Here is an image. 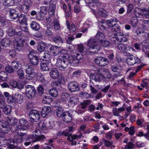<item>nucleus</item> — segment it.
<instances>
[{
	"label": "nucleus",
	"mask_w": 149,
	"mask_h": 149,
	"mask_svg": "<svg viewBox=\"0 0 149 149\" xmlns=\"http://www.w3.org/2000/svg\"><path fill=\"white\" fill-rule=\"evenodd\" d=\"M102 74H101V77L105 79H109L111 77V75L107 69L104 68Z\"/></svg>",
	"instance_id": "29"
},
{
	"label": "nucleus",
	"mask_w": 149,
	"mask_h": 149,
	"mask_svg": "<svg viewBox=\"0 0 149 149\" xmlns=\"http://www.w3.org/2000/svg\"><path fill=\"white\" fill-rule=\"evenodd\" d=\"M120 27L118 24H117V23L111 27V31L112 32H120Z\"/></svg>",
	"instance_id": "50"
},
{
	"label": "nucleus",
	"mask_w": 149,
	"mask_h": 149,
	"mask_svg": "<svg viewBox=\"0 0 149 149\" xmlns=\"http://www.w3.org/2000/svg\"><path fill=\"white\" fill-rule=\"evenodd\" d=\"M39 81L41 82L42 85L44 86H47L48 83V81L45 80L44 76L41 74L38 75Z\"/></svg>",
	"instance_id": "28"
},
{
	"label": "nucleus",
	"mask_w": 149,
	"mask_h": 149,
	"mask_svg": "<svg viewBox=\"0 0 149 149\" xmlns=\"http://www.w3.org/2000/svg\"><path fill=\"white\" fill-rule=\"evenodd\" d=\"M6 71L9 73H12L14 72L15 71L13 67H12V65H8L6 66L5 68Z\"/></svg>",
	"instance_id": "58"
},
{
	"label": "nucleus",
	"mask_w": 149,
	"mask_h": 149,
	"mask_svg": "<svg viewBox=\"0 0 149 149\" xmlns=\"http://www.w3.org/2000/svg\"><path fill=\"white\" fill-rule=\"evenodd\" d=\"M8 54L9 57L10 58H14L16 56V52L13 49L10 50L9 51Z\"/></svg>",
	"instance_id": "64"
},
{
	"label": "nucleus",
	"mask_w": 149,
	"mask_h": 149,
	"mask_svg": "<svg viewBox=\"0 0 149 149\" xmlns=\"http://www.w3.org/2000/svg\"><path fill=\"white\" fill-rule=\"evenodd\" d=\"M56 6L55 4H52L50 5L49 8V10L50 12H52V15H54V11L55 10Z\"/></svg>",
	"instance_id": "62"
},
{
	"label": "nucleus",
	"mask_w": 149,
	"mask_h": 149,
	"mask_svg": "<svg viewBox=\"0 0 149 149\" xmlns=\"http://www.w3.org/2000/svg\"><path fill=\"white\" fill-rule=\"evenodd\" d=\"M111 69L113 72H119L120 70L119 65H112Z\"/></svg>",
	"instance_id": "59"
},
{
	"label": "nucleus",
	"mask_w": 149,
	"mask_h": 149,
	"mask_svg": "<svg viewBox=\"0 0 149 149\" xmlns=\"http://www.w3.org/2000/svg\"><path fill=\"white\" fill-rule=\"evenodd\" d=\"M4 5L6 6H12L15 3V0H1Z\"/></svg>",
	"instance_id": "39"
},
{
	"label": "nucleus",
	"mask_w": 149,
	"mask_h": 149,
	"mask_svg": "<svg viewBox=\"0 0 149 149\" xmlns=\"http://www.w3.org/2000/svg\"><path fill=\"white\" fill-rule=\"evenodd\" d=\"M10 84L11 86L13 88H16L17 87L18 88L21 89L23 88L24 86H22L21 85V86H20L19 84V85H18L17 83L15 80H11L10 81Z\"/></svg>",
	"instance_id": "37"
},
{
	"label": "nucleus",
	"mask_w": 149,
	"mask_h": 149,
	"mask_svg": "<svg viewBox=\"0 0 149 149\" xmlns=\"http://www.w3.org/2000/svg\"><path fill=\"white\" fill-rule=\"evenodd\" d=\"M7 73L5 71L0 72V79L2 81H4L7 79Z\"/></svg>",
	"instance_id": "44"
},
{
	"label": "nucleus",
	"mask_w": 149,
	"mask_h": 149,
	"mask_svg": "<svg viewBox=\"0 0 149 149\" xmlns=\"http://www.w3.org/2000/svg\"><path fill=\"white\" fill-rule=\"evenodd\" d=\"M53 40L58 47H61L63 43V40L60 35H56L53 38Z\"/></svg>",
	"instance_id": "17"
},
{
	"label": "nucleus",
	"mask_w": 149,
	"mask_h": 149,
	"mask_svg": "<svg viewBox=\"0 0 149 149\" xmlns=\"http://www.w3.org/2000/svg\"><path fill=\"white\" fill-rule=\"evenodd\" d=\"M63 109L61 107H58L56 109V115L58 118L61 117H62L63 112Z\"/></svg>",
	"instance_id": "48"
},
{
	"label": "nucleus",
	"mask_w": 149,
	"mask_h": 149,
	"mask_svg": "<svg viewBox=\"0 0 149 149\" xmlns=\"http://www.w3.org/2000/svg\"><path fill=\"white\" fill-rule=\"evenodd\" d=\"M77 47L78 50L79 52L81 53H84V52H86V49L82 44L77 45Z\"/></svg>",
	"instance_id": "57"
},
{
	"label": "nucleus",
	"mask_w": 149,
	"mask_h": 149,
	"mask_svg": "<svg viewBox=\"0 0 149 149\" xmlns=\"http://www.w3.org/2000/svg\"><path fill=\"white\" fill-rule=\"evenodd\" d=\"M81 136L82 135L80 134L79 135H70L68 137L67 140L71 142V144L72 145H75L77 142L74 140L76 139L77 140L80 139Z\"/></svg>",
	"instance_id": "15"
},
{
	"label": "nucleus",
	"mask_w": 149,
	"mask_h": 149,
	"mask_svg": "<svg viewBox=\"0 0 149 149\" xmlns=\"http://www.w3.org/2000/svg\"><path fill=\"white\" fill-rule=\"evenodd\" d=\"M10 130L8 122L0 121V130L3 133L6 134Z\"/></svg>",
	"instance_id": "9"
},
{
	"label": "nucleus",
	"mask_w": 149,
	"mask_h": 149,
	"mask_svg": "<svg viewBox=\"0 0 149 149\" xmlns=\"http://www.w3.org/2000/svg\"><path fill=\"white\" fill-rule=\"evenodd\" d=\"M79 96L81 98L87 99L89 97L90 95L87 93L81 92L79 94Z\"/></svg>",
	"instance_id": "60"
},
{
	"label": "nucleus",
	"mask_w": 149,
	"mask_h": 149,
	"mask_svg": "<svg viewBox=\"0 0 149 149\" xmlns=\"http://www.w3.org/2000/svg\"><path fill=\"white\" fill-rule=\"evenodd\" d=\"M17 74L19 78L21 79H22L24 78V72L22 69H19L17 71Z\"/></svg>",
	"instance_id": "49"
},
{
	"label": "nucleus",
	"mask_w": 149,
	"mask_h": 149,
	"mask_svg": "<svg viewBox=\"0 0 149 149\" xmlns=\"http://www.w3.org/2000/svg\"><path fill=\"white\" fill-rule=\"evenodd\" d=\"M14 42L16 45L15 49L18 51H21L24 49V44L25 41L22 40L19 38H16L14 40Z\"/></svg>",
	"instance_id": "11"
},
{
	"label": "nucleus",
	"mask_w": 149,
	"mask_h": 149,
	"mask_svg": "<svg viewBox=\"0 0 149 149\" xmlns=\"http://www.w3.org/2000/svg\"><path fill=\"white\" fill-rule=\"evenodd\" d=\"M70 97V95L67 93L64 92L62 93L61 96V100L65 101L68 99Z\"/></svg>",
	"instance_id": "47"
},
{
	"label": "nucleus",
	"mask_w": 149,
	"mask_h": 149,
	"mask_svg": "<svg viewBox=\"0 0 149 149\" xmlns=\"http://www.w3.org/2000/svg\"><path fill=\"white\" fill-rule=\"evenodd\" d=\"M11 65L12 67L15 69V70L17 69H21V64H20L19 62L17 61H13L12 62Z\"/></svg>",
	"instance_id": "36"
},
{
	"label": "nucleus",
	"mask_w": 149,
	"mask_h": 149,
	"mask_svg": "<svg viewBox=\"0 0 149 149\" xmlns=\"http://www.w3.org/2000/svg\"><path fill=\"white\" fill-rule=\"evenodd\" d=\"M105 37L104 34L102 32H98L96 35V38L98 40H100L99 41H102Z\"/></svg>",
	"instance_id": "55"
},
{
	"label": "nucleus",
	"mask_w": 149,
	"mask_h": 149,
	"mask_svg": "<svg viewBox=\"0 0 149 149\" xmlns=\"http://www.w3.org/2000/svg\"><path fill=\"white\" fill-rule=\"evenodd\" d=\"M57 81L59 83L61 84H63L65 82V79L64 77L62 75H60L58 76L57 78Z\"/></svg>",
	"instance_id": "61"
},
{
	"label": "nucleus",
	"mask_w": 149,
	"mask_h": 149,
	"mask_svg": "<svg viewBox=\"0 0 149 149\" xmlns=\"http://www.w3.org/2000/svg\"><path fill=\"white\" fill-rule=\"evenodd\" d=\"M54 29L55 31L58 32L61 31V26L59 22L57 19H54L53 21Z\"/></svg>",
	"instance_id": "26"
},
{
	"label": "nucleus",
	"mask_w": 149,
	"mask_h": 149,
	"mask_svg": "<svg viewBox=\"0 0 149 149\" xmlns=\"http://www.w3.org/2000/svg\"><path fill=\"white\" fill-rule=\"evenodd\" d=\"M102 141L104 145L106 147H108L111 146L113 144V141H110L105 139H102Z\"/></svg>",
	"instance_id": "51"
},
{
	"label": "nucleus",
	"mask_w": 149,
	"mask_h": 149,
	"mask_svg": "<svg viewBox=\"0 0 149 149\" xmlns=\"http://www.w3.org/2000/svg\"><path fill=\"white\" fill-rule=\"evenodd\" d=\"M29 59L31 63L34 65H37L39 61V58L37 56H35L32 58Z\"/></svg>",
	"instance_id": "42"
},
{
	"label": "nucleus",
	"mask_w": 149,
	"mask_h": 149,
	"mask_svg": "<svg viewBox=\"0 0 149 149\" xmlns=\"http://www.w3.org/2000/svg\"><path fill=\"white\" fill-rule=\"evenodd\" d=\"M52 28L50 26H48L47 29L44 30V34L46 36L50 37L52 36L53 33L52 32Z\"/></svg>",
	"instance_id": "27"
},
{
	"label": "nucleus",
	"mask_w": 149,
	"mask_h": 149,
	"mask_svg": "<svg viewBox=\"0 0 149 149\" xmlns=\"http://www.w3.org/2000/svg\"><path fill=\"white\" fill-rule=\"evenodd\" d=\"M18 21L20 24H26L27 22L26 16L24 14H20L18 16Z\"/></svg>",
	"instance_id": "24"
},
{
	"label": "nucleus",
	"mask_w": 149,
	"mask_h": 149,
	"mask_svg": "<svg viewBox=\"0 0 149 149\" xmlns=\"http://www.w3.org/2000/svg\"><path fill=\"white\" fill-rule=\"evenodd\" d=\"M73 116V113L72 112L67 111L63 112L62 118L64 121L68 123L72 121Z\"/></svg>",
	"instance_id": "12"
},
{
	"label": "nucleus",
	"mask_w": 149,
	"mask_h": 149,
	"mask_svg": "<svg viewBox=\"0 0 149 149\" xmlns=\"http://www.w3.org/2000/svg\"><path fill=\"white\" fill-rule=\"evenodd\" d=\"M29 116L31 120L35 122L38 121L40 116V112L34 109L30 111Z\"/></svg>",
	"instance_id": "8"
},
{
	"label": "nucleus",
	"mask_w": 149,
	"mask_h": 149,
	"mask_svg": "<svg viewBox=\"0 0 149 149\" xmlns=\"http://www.w3.org/2000/svg\"><path fill=\"white\" fill-rule=\"evenodd\" d=\"M95 62L97 65L101 67H103L109 63L108 59L101 56L97 57L95 59Z\"/></svg>",
	"instance_id": "6"
},
{
	"label": "nucleus",
	"mask_w": 149,
	"mask_h": 149,
	"mask_svg": "<svg viewBox=\"0 0 149 149\" xmlns=\"http://www.w3.org/2000/svg\"><path fill=\"white\" fill-rule=\"evenodd\" d=\"M14 142H17V143H20L22 141V137L18 135H16L15 136L13 139Z\"/></svg>",
	"instance_id": "53"
},
{
	"label": "nucleus",
	"mask_w": 149,
	"mask_h": 149,
	"mask_svg": "<svg viewBox=\"0 0 149 149\" xmlns=\"http://www.w3.org/2000/svg\"><path fill=\"white\" fill-rule=\"evenodd\" d=\"M141 10L143 12L144 16L148 18H149V6L148 8H143L141 9Z\"/></svg>",
	"instance_id": "52"
},
{
	"label": "nucleus",
	"mask_w": 149,
	"mask_h": 149,
	"mask_svg": "<svg viewBox=\"0 0 149 149\" xmlns=\"http://www.w3.org/2000/svg\"><path fill=\"white\" fill-rule=\"evenodd\" d=\"M51 77L53 79H57L59 75L58 71L55 68H52L51 69L49 73Z\"/></svg>",
	"instance_id": "23"
},
{
	"label": "nucleus",
	"mask_w": 149,
	"mask_h": 149,
	"mask_svg": "<svg viewBox=\"0 0 149 149\" xmlns=\"http://www.w3.org/2000/svg\"><path fill=\"white\" fill-rule=\"evenodd\" d=\"M106 23L108 26L109 27H112L117 23V22L116 20L112 19L107 20Z\"/></svg>",
	"instance_id": "46"
},
{
	"label": "nucleus",
	"mask_w": 149,
	"mask_h": 149,
	"mask_svg": "<svg viewBox=\"0 0 149 149\" xmlns=\"http://www.w3.org/2000/svg\"><path fill=\"white\" fill-rule=\"evenodd\" d=\"M41 70L43 71H48L49 70V68L47 64L45 63H41L40 64Z\"/></svg>",
	"instance_id": "45"
},
{
	"label": "nucleus",
	"mask_w": 149,
	"mask_h": 149,
	"mask_svg": "<svg viewBox=\"0 0 149 149\" xmlns=\"http://www.w3.org/2000/svg\"><path fill=\"white\" fill-rule=\"evenodd\" d=\"M18 7L21 9V10L24 13H27L29 11L30 7L24 4L23 5H19Z\"/></svg>",
	"instance_id": "35"
},
{
	"label": "nucleus",
	"mask_w": 149,
	"mask_h": 149,
	"mask_svg": "<svg viewBox=\"0 0 149 149\" xmlns=\"http://www.w3.org/2000/svg\"><path fill=\"white\" fill-rule=\"evenodd\" d=\"M68 60L69 63L72 66H77L79 63V61L75 57H74L73 56H69Z\"/></svg>",
	"instance_id": "18"
},
{
	"label": "nucleus",
	"mask_w": 149,
	"mask_h": 149,
	"mask_svg": "<svg viewBox=\"0 0 149 149\" xmlns=\"http://www.w3.org/2000/svg\"><path fill=\"white\" fill-rule=\"evenodd\" d=\"M10 40L8 39L4 38L3 39L1 42V46L3 47H7L10 46Z\"/></svg>",
	"instance_id": "25"
},
{
	"label": "nucleus",
	"mask_w": 149,
	"mask_h": 149,
	"mask_svg": "<svg viewBox=\"0 0 149 149\" xmlns=\"http://www.w3.org/2000/svg\"><path fill=\"white\" fill-rule=\"evenodd\" d=\"M52 101V98L49 96H45L42 100L43 103L47 104L50 103Z\"/></svg>",
	"instance_id": "38"
},
{
	"label": "nucleus",
	"mask_w": 149,
	"mask_h": 149,
	"mask_svg": "<svg viewBox=\"0 0 149 149\" xmlns=\"http://www.w3.org/2000/svg\"><path fill=\"white\" fill-rule=\"evenodd\" d=\"M51 108L50 107L45 106L42 108L41 111V114L43 117H45L51 111Z\"/></svg>",
	"instance_id": "22"
},
{
	"label": "nucleus",
	"mask_w": 149,
	"mask_h": 149,
	"mask_svg": "<svg viewBox=\"0 0 149 149\" xmlns=\"http://www.w3.org/2000/svg\"><path fill=\"white\" fill-rule=\"evenodd\" d=\"M98 13L100 16L104 18L107 17L108 14L106 10L102 8H100L99 10Z\"/></svg>",
	"instance_id": "41"
},
{
	"label": "nucleus",
	"mask_w": 149,
	"mask_h": 149,
	"mask_svg": "<svg viewBox=\"0 0 149 149\" xmlns=\"http://www.w3.org/2000/svg\"><path fill=\"white\" fill-rule=\"evenodd\" d=\"M26 72L27 74L26 78L27 79L31 80L35 77V72L32 66L30 65L29 66L26 70Z\"/></svg>",
	"instance_id": "7"
},
{
	"label": "nucleus",
	"mask_w": 149,
	"mask_h": 149,
	"mask_svg": "<svg viewBox=\"0 0 149 149\" xmlns=\"http://www.w3.org/2000/svg\"><path fill=\"white\" fill-rule=\"evenodd\" d=\"M68 63V58H66L64 56L62 57V58H58L56 64L60 70L64 71L67 68Z\"/></svg>",
	"instance_id": "1"
},
{
	"label": "nucleus",
	"mask_w": 149,
	"mask_h": 149,
	"mask_svg": "<svg viewBox=\"0 0 149 149\" xmlns=\"http://www.w3.org/2000/svg\"><path fill=\"white\" fill-rule=\"evenodd\" d=\"M68 88L69 90L72 92L78 91L79 89V87L77 83L73 81L68 83Z\"/></svg>",
	"instance_id": "16"
},
{
	"label": "nucleus",
	"mask_w": 149,
	"mask_h": 149,
	"mask_svg": "<svg viewBox=\"0 0 149 149\" xmlns=\"http://www.w3.org/2000/svg\"><path fill=\"white\" fill-rule=\"evenodd\" d=\"M100 44L104 47H107L110 45L109 42L106 40H102V41H99Z\"/></svg>",
	"instance_id": "54"
},
{
	"label": "nucleus",
	"mask_w": 149,
	"mask_h": 149,
	"mask_svg": "<svg viewBox=\"0 0 149 149\" xmlns=\"http://www.w3.org/2000/svg\"><path fill=\"white\" fill-rule=\"evenodd\" d=\"M87 45L91 49L94 50V53H95L98 51L100 47L96 39L93 38L90 39L88 42Z\"/></svg>",
	"instance_id": "4"
},
{
	"label": "nucleus",
	"mask_w": 149,
	"mask_h": 149,
	"mask_svg": "<svg viewBox=\"0 0 149 149\" xmlns=\"http://www.w3.org/2000/svg\"><path fill=\"white\" fill-rule=\"evenodd\" d=\"M10 15L11 18L13 19H15L18 17L19 15L18 12L14 9H11L10 10Z\"/></svg>",
	"instance_id": "32"
},
{
	"label": "nucleus",
	"mask_w": 149,
	"mask_h": 149,
	"mask_svg": "<svg viewBox=\"0 0 149 149\" xmlns=\"http://www.w3.org/2000/svg\"><path fill=\"white\" fill-rule=\"evenodd\" d=\"M58 47H59L56 46H52L49 49L51 55L53 56H56L58 54Z\"/></svg>",
	"instance_id": "21"
},
{
	"label": "nucleus",
	"mask_w": 149,
	"mask_h": 149,
	"mask_svg": "<svg viewBox=\"0 0 149 149\" xmlns=\"http://www.w3.org/2000/svg\"><path fill=\"white\" fill-rule=\"evenodd\" d=\"M26 95L29 99H31L35 97L36 95V90L34 87L28 85L26 86Z\"/></svg>",
	"instance_id": "5"
},
{
	"label": "nucleus",
	"mask_w": 149,
	"mask_h": 149,
	"mask_svg": "<svg viewBox=\"0 0 149 149\" xmlns=\"http://www.w3.org/2000/svg\"><path fill=\"white\" fill-rule=\"evenodd\" d=\"M88 6L93 10H94V8L96 6V2L97 3V0H85Z\"/></svg>",
	"instance_id": "19"
},
{
	"label": "nucleus",
	"mask_w": 149,
	"mask_h": 149,
	"mask_svg": "<svg viewBox=\"0 0 149 149\" xmlns=\"http://www.w3.org/2000/svg\"><path fill=\"white\" fill-rule=\"evenodd\" d=\"M91 102L88 100L84 101L79 106H77L75 111L78 114H82L86 111V107L91 103Z\"/></svg>",
	"instance_id": "3"
},
{
	"label": "nucleus",
	"mask_w": 149,
	"mask_h": 149,
	"mask_svg": "<svg viewBox=\"0 0 149 149\" xmlns=\"http://www.w3.org/2000/svg\"><path fill=\"white\" fill-rule=\"evenodd\" d=\"M42 85H40L37 88V90L40 95H41L44 93V88Z\"/></svg>",
	"instance_id": "63"
},
{
	"label": "nucleus",
	"mask_w": 149,
	"mask_h": 149,
	"mask_svg": "<svg viewBox=\"0 0 149 149\" xmlns=\"http://www.w3.org/2000/svg\"><path fill=\"white\" fill-rule=\"evenodd\" d=\"M49 94L53 97H56L58 94V91L55 88L50 89L49 91Z\"/></svg>",
	"instance_id": "40"
},
{
	"label": "nucleus",
	"mask_w": 149,
	"mask_h": 149,
	"mask_svg": "<svg viewBox=\"0 0 149 149\" xmlns=\"http://www.w3.org/2000/svg\"><path fill=\"white\" fill-rule=\"evenodd\" d=\"M100 76L98 74H91L90 75L91 80H94L96 82H100L102 79V78L100 77Z\"/></svg>",
	"instance_id": "33"
},
{
	"label": "nucleus",
	"mask_w": 149,
	"mask_h": 149,
	"mask_svg": "<svg viewBox=\"0 0 149 149\" xmlns=\"http://www.w3.org/2000/svg\"><path fill=\"white\" fill-rule=\"evenodd\" d=\"M118 49L123 53H128L130 54L129 51H133V49L129 46H126L123 43L119 44L117 46Z\"/></svg>",
	"instance_id": "13"
},
{
	"label": "nucleus",
	"mask_w": 149,
	"mask_h": 149,
	"mask_svg": "<svg viewBox=\"0 0 149 149\" xmlns=\"http://www.w3.org/2000/svg\"><path fill=\"white\" fill-rule=\"evenodd\" d=\"M3 109V112L5 115L10 113L12 109V107L9 105L5 106Z\"/></svg>",
	"instance_id": "43"
},
{
	"label": "nucleus",
	"mask_w": 149,
	"mask_h": 149,
	"mask_svg": "<svg viewBox=\"0 0 149 149\" xmlns=\"http://www.w3.org/2000/svg\"><path fill=\"white\" fill-rule=\"evenodd\" d=\"M31 28L36 31H38L40 29V25L35 21H32L30 24Z\"/></svg>",
	"instance_id": "34"
},
{
	"label": "nucleus",
	"mask_w": 149,
	"mask_h": 149,
	"mask_svg": "<svg viewBox=\"0 0 149 149\" xmlns=\"http://www.w3.org/2000/svg\"><path fill=\"white\" fill-rule=\"evenodd\" d=\"M79 101V99L76 96L72 97L70 98L69 102L72 104H76Z\"/></svg>",
	"instance_id": "56"
},
{
	"label": "nucleus",
	"mask_w": 149,
	"mask_h": 149,
	"mask_svg": "<svg viewBox=\"0 0 149 149\" xmlns=\"http://www.w3.org/2000/svg\"><path fill=\"white\" fill-rule=\"evenodd\" d=\"M7 120L8 124L10 125L16 126V127L19 128V127L17 126V120L15 118L12 117L10 116H9L7 117Z\"/></svg>",
	"instance_id": "20"
},
{
	"label": "nucleus",
	"mask_w": 149,
	"mask_h": 149,
	"mask_svg": "<svg viewBox=\"0 0 149 149\" xmlns=\"http://www.w3.org/2000/svg\"><path fill=\"white\" fill-rule=\"evenodd\" d=\"M140 62L141 61L139 58L132 55L128 56L126 59L127 63L130 65H132L136 63L139 64Z\"/></svg>",
	"instance_id": "10"
},
{
	"label": "nucleus",
	"mask_w": 149,
	"mask_h": 149,
	"mask_svg": "<svg viewBox=\"0 0 149 149\" xmlns=\"http://www.w3.org/2000/svg\"><path fill=\"white\" fill-rule=\"evenodd\" d=\"M27 121L24 118H21L19 120V124L21 127H25L24 130L27 129L28 127L27 124Z\"/></svg>",
	"instance_id": "31"
},
{
	"label": "nucleus",
	"mask_w": 149,
	"mask_h": 149,
	"mask_svg": "<svg viewBox=\"0 0 149 149\" xmlns=\"http://www.w3.org/2000/svg\"><path fill=\"white\" fill-rule=\"evenodd\" d=\"M48 45L45 42H42L39 44L37 47V49L39 52H41L45 49V47Z\"/></svg>",
	"instance_id": "30"
},
{
	"label": "nucleus",
	"mask_w": 149,
	"mask_h": 149,
	"mask_svg": "<svg viewBox=\"0 0 149 149\" xmlns=\"http://www.w3.org/2000/svg\"><path fill=\"white\" fill-rule=\"evenodd\" d=\"M45 138V136L43 135H38L36 134H33L26 139V141L24 143V144L26 146L29 145L31 143H34L40 140H42Z\"/></svg>",
	"instance_id": "2"
},
{
	"label": "nucleus",
	"mask_w": 149,
	"mask_h": 149,
	"mask_svg": "<svg viewBox=\"0 0 149 149\" xmlns=\"http://www.w3.org/2000/svg\"><path fill=\"white\" fill-rule=\"evenodd\" d=\"M38 126L42 130H45L47 129L52 128V126L51 125L49 121H45L44 122H40L38 124Z\"/></svg>",
	"instance_id": "14"
}]
</instances>
